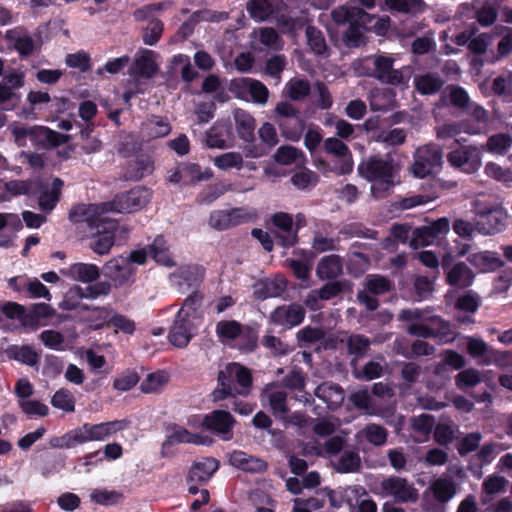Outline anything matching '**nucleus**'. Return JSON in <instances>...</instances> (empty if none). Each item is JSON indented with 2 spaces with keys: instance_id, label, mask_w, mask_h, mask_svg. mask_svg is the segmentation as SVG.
<instances>
[{
  "instance_id": "a18cd8bd",
  "label": "nucleus",
  "mask_w": 512,
  "mask_h": 512,
  "mask_svg": "<svg viewBox=\"0 0 512 512\" xmlns=\"http://www.w3.org/2000/svg\"><path fill=\"white\" fill-rule=\"evenodd\" d=\"M150 256L159 264L171 267L174 265L169 245L163 235H157L148 246Z\"/></svg>"
},
{
  "instance_id": "aec40b11",
  "label": "nucleus",
  "mask_w": 512,
  "mask_h": 512,
  "mask_svg": "<svg viewBox=\"0 0 512 512\" xmlns=\"http://www.w3.org/2000/svg\"><path fill=\"white\" fill-rule=\"evenodd\" d=\"M198 326L199 324L176 315L168 336L170 343L178 348L186 347L196 334Z\"/></svg>"
},
{
  "instance_id": "412c9836",
  "label": "nucleus",
  "mask_w": 512,
  "mask_h": 512,
  "mask_svg": "<svg viewBox=\"0 0 512 512\" xmlns=\"http://www.w3.org/2000/svg\"><path fill=\"white\" fill-rule=\"evenodd\" d=\"M134 273L135 269L130 264V260L123 256L113 258L104 265V275L117 285L129 281Z\"/></svg>"
},
{
  "instance_id": "c85d7f7f",
  "label": "nucleus",
  "mask_w": 512,
  "mask_h": 512,
  "mask_svg": "<svg viewBox=\"0 0 512 512\" xmlns=\"http://www.w3.org/2000/svg\"><path fill=\"white\" fill-rule=\"evenodd\" d=\"M229 90L237 96H268V89L262 82L246 77L232 80Z\"/></svg>"
},
{
  "instance_id": "680f3d73",
  "label": "nucleus",
  "mask_w": 512,
  "mask_h": 512,
  "mask_svg": "<svg viewBox=\"0 0 512 512\" xmlns=\"http://www.w3.org/2000/svg\"><path fill=\"white\" fill-rule=\"evenodd\" d=\"M180 68L181 77L185 82H191L198 77V72L192 68L190 58L184 54L175 55L171 60V69Z\"/></svg>"
},
{
  "instance_id": "79ce46f5",
  "label": "nucleus",
  "mask_w": 512,
  "mask_h": 512,
  "mask_svg": "<svg viewBox=\"0 0 512 512\" xmlns=\"http://www.w3.org/2000/svg\"><path fill=\"white\" fill-rule=\"evenodd\" d=\"M384 2L389 11L411 16L421 14L427 9V4L423 0H385Z\"/></svg>"
},
{
  "instance_id": "1a4fd4ad",
  "label": "nucleus",
  "mask_w": 512,
  "mask_h": 512,
  "mask_svg": "<svg viewBox=\"0 0 512 512\" xmlns=\"http://www.w3.org/2000/svg\"><path fill=\"white\" fill-rule=\"evenodd\" d=\"M233 381L240 386V389L237 390L238 394L245 396L249 393L252 384L250 371L238 363H230L225 370L219 372L218 382L222 389L215 392V398L221 399L225 395L232 394L231 382Z\"/></svg>"
},
{
  "instance_id": "4d7b16f0",
  "label": "nucleus",
  "mask_w": 512,
  "mask_h": 512,
  "mask_svg": "<svg viewBox=\"0 0 512 512\" xmlns=\"http://www.w3.org/2000/svg\"><path fill=\"white\" fill-rule=\"evenodd\" d=\"M478 132V128H475L465 122L447 123L437 129V135L439 138H453L457 137L461 133L473 135Z\"/></svg>"
},
{
  "instance_id": "7ed1b4c3",
  "label": "nucleus",
  "mask_w": 512,
  "mask_h": 512,
  "mask_svg": "<svg viewBox=\"0 0 512 512\" xmlns=\"http://www.w3.org/2000/svg\"><path fill=\"white\" fill-rule=\"evenodd\" d=\"M69 218L75 223H86L94 237L90 248L99 255L107 254L114 245L116 236L126 233V229L119 227L109 215L101 213L97 217H90L86 211H78V206L71 210Z\"/></svg>"
},
{
  "instance_id": "393cba45",
  "label": "nucleus",
  "mask_w": 512,
  "mask_h": 512,
  "mask_svg": "<svg viewBox=\"0 0 512 512\" xmlns=\"http://www.w3.org/2000/svg\"><path fill=\"white\" fill-rule=\"evenodd\" d=\"M205 143L209 148L226 149L232 146V132L228 123L216 122L207 132Z\"/></svg>"
},
{
  "instance_id": "338daca9",
  "label": "nucleus",
  "mask_w": 512,
  "mask_h": 512,
  "mask_svg": "<svg viewBox=\"0 0 512 512\" xmlns=\"http://www.w3.org/2000/svg\"><path fill=\"white\" fill-rule=\"evenodd\" d=\"M229 211H230L232 227L252 222V221L256 220V218L258 217L257 210L252 207L244 206V207L232 208V209H229Z\"/></svg>"
},
{
  "instance_id": "69168bd1",
  "label": "nucleus",
  "mask_w": 512,
  "mask_h": 512,
  "mask_svg": "<svg viewBox=\"0 0 512 512\" xmlns=\"http://www.w3.org/2000/svg\"><path fill=\"white\" fill-rule=\"evenodd\" d=\"M115 310L109 306L94 307L90 313V323L94 329H100L106 324H111Z\"/></svg>"
},
{
  "instance_id": "c9c22d12",
  "label": "nucleus",
  "mask_w": 512,
  "mask_h": 512,
  "mask_svg": "<svg viewBox=\"0 0 512 512\" xmlns=\"http://www.w3.org/2000/svg\"><path fill=\"white\" fill-rule=\"evenodd\" d=\"M153 170L154 165L151 157L146 154H140L127 164L124 176L128 180L137 181L149 176Z\"/></svg>"
},
{
  "instance_id": "4be33fe9",
  "label": "nucleus",
  "mask_w": 512,
  "mask_h": 512,
  "mask_svg": "<svg viewBox=\"0 0 512 512\" xmlns=\"http://www.w3.org/2000/svg\"><path fill=\"white\" fill-rule=\"evenodd\" d=\"M448 261L446 258L442 260V267L446 272V280L450 286L457 288H466L473 283L474 273L463 262L454 264L448 268Z\"/></svg>"
},
{
  "instance_id": "e2e57ef3",
  "label": "nucleus",
  "mask_w": 512,
  "mask_h": 512,
  "mask_svg": "<svg viewBox=\"0 0 512 512\" xmlns=\"http://www.w3.org/2000/svg\"><path fill=\"white\" fill-rule=\"evenodd\" d=\"M512 145V137L505 133L492 135L488 138L486 147L493 154L504 155Z\"/></svg>"
},
{
  "instance_id": "864d4df0",
  "label": "nucleus",
  "mask_w": 512,
  "mask_h": 512,
  "mask_svg": "<svg viewBox=\"0 0 512 512\" xmlns=\"http://www.w3.org/2000/svg\"><path fill=\"white\" fill-rule=\"evenodd\" d=\"M346 444L345 436L334 435L331 436L323 443H318V454L324 457L332 458L339 455Z\"/></svg>"
},
{
  "instance_id": "9b49d317",
  "label": "nucleus",
  "mask_w": 512,
  "mask_h": 512,
  "mask_svg": "<svg viewBox=\"0 0 512 512\" xmlns=\"http://www.w3.org/2000/svg\"><path fill=\"white\" fill-rule=\"evenodd\" d=\"M449 230V219L447 217L439 218L429 225L415 228L409 239V246L417 249L422 246L433 245L443 239Z\"/></svg>"
},
{
  "instance_id": "e433bc0d",
  "label": "nucleus",
  "mask_w": 512,
  "mask_h": 512,
  "mask_svg": "<svg viewBox=\"0 0 512 512\" xmlns=\"http://www.w3.org/2000/svg\"><path fill=\"white\" fill-rule=\"evenodd\" d=\"M61 273L72 280L83 283L93 282L100 275L99 268L94 264L88 263H75L66 269H62Z\"/></svg>"
},
{
  "instance_id": "4c0bfd02",
  "label": "nucleus",
  "mask_w": 512,
  "mask_h": 512,
  "mask_svg": "<svg viewBox=\"0 0 512 512\" xmlns=\"http://www.w3.org/2000/svg\"><path fill=\"white\" fill-rule=\"evenodd\" d=\"M219 463L214 458H203L193 464L188 474V482L205 483L218 469Z\"/></svg>"
},
{
  "instance_id": "6e6d98bb",
  "label": "nucleus",
  "mask_w": 512,
  "mask_h": 512,
  "mask_svg": "<svg viewBox=\"0 0 512 512\" xmlns=\"http://www.w3.org/2000/svg\"><path fill=\"white\" fill-rule=\"evenodd\" d=\"M274 159L281 165L300 164L304 161V155L301 150L290 145H284L277 149Z\"/></svg>"
},
{
  "instance_id": "423d86ee",
  "label": "nucleus",
  "mask_w": 512,
  "mask_h": 512,
  "mask_svg": "<svg viewBox=\"0 0 512 512\" xmlns=\"http://www.w3.org/2000/svg\"><path fill=\"white\" fill-rule=\"evenodd\" d=\"M457 494L454 480L441 476L434 480L422 494L423 512H446L445 506Z\"/></svg>"
},
{
  "instance_id": "5701e85b",
  "label": "nucleus",
  "mask_w": 512,
  "mask_h": 512,
  "mask_svg": "<svg viewBox=\"0 0 512 512\" xmlns=\"http://www.w3.org/2000/svg\"><path fill=\"white\" fill-rule=\"evenodd\" d=\"M466 348L469 356L480 366H489L498 360V353L480 338L468 337Z\"/></svg>"
},
{
  "instance_id": "5fc2aeb1",
  "label": "nucleus",
  "mask_w": 512,
  "mask_h": 512,
  "mask_svg": "<svg viewBox=\"0 0 512 512\" xmlns=\"http://www.w3.org/2000/svg\"><path fill=\"white\" fill-rule=\"evenodd\" d=\"M179 173L183 179V185H191L211 177V174L207 171L202 173L200 166L195 163L179 164Z\"/></svg>"
},
{
  "instance_id": "f03ea898",
  "label": "nucleus",
  "mask_w": 512,
  "mask_h": 512,
  "mask_svg": "<svg viewBox=\"0 0 512 512\" xmlns=\"http://www.w3.org/2000/svg\"><path fill=\"white\" fill-rule=\"evenodd\" d=\"M399 319L409 323L407 332L412 336L436 338L444 343L454 339L449 323L435 315L432 309H403L399 313Z\"/></svg>"
},
{
  "instance_id": "39448f33",
  "label": "nucleus",
  "mask_w": 512,
  "mask_h": 512,
  "mask_svg": "<svg viewBox=\"0 0 512 512\" xmlns=\"http://www.w3.org/2000/svg\"><path fill=\"white\" fill-rule=\"evenodd\" d=\"M149 190L137 187L128 192L117 195L111 202L100 204L79 205L78 211H86L90 217H97L101 213L108 215L111 212L131 213L142 209L150 200Z\"/></svg>"
},
{
  "instance_id": "dca6fc26",
  "label": "nucleus",
  "mask_w": 512,
  "mask_h": 512,
  "mask_svg": "<svg viewBox=\"0 0 512 512\" xmlns=\"http://www.w3.org/2000/svg\"><path fill=\"white\" fill-rule=\"evenodd\" d=\"M324 150L327 154L336 159L332 171L339 175L350 173L353 169V160L348 146L335 137L327 138L324 141Z\"/></svg>"
},
{
  "instance_id": "13d9d810",
  "label": "nucleus",
  "mask_w": 512,
  "mask_h": 512,
  "mask_svg": "<svg viewBox=\"0 0 512 512\" xmlns=\"http://www.w3.org/2000/svg\"><path fill=\"white\" fill-rule=\"evenodd\" d=\"M54 408L60 409L66 413L75 411V397L72 392L66 388L57 390L51 399Z\"/></svg>"
},
{
  "instance_id": "37998d69",
  "label": "nucleus",
  "mask_w": 512,
  "mask_h": 512,
  "mask_svg": "<svg viewBox=\"0 0 512 512\" xmlns=\"http://www.w3.org/2000/svg\"><path fill=\"white\" fill-rule=\"evenodd\" d=\"M332 464L337 472L354 473L361 468V458L357 451L347 449L341 455H338L337 459L332 461Z\"/></svg>"
},
{
  "instance_id": "a211bd4d",
  "label": "nucleus",
  "mask_w": 512,
  "mask_h": 512,
  "mask_svg": "<svg viewBox=\"0 0 512 512\" xmlns=\"http://www.w3.org/2000/svg\"><path fill=\"white\" fill-rule=\"evenodd\" d=\"M306 311L304 307L297 303L282 305L277 307L270 314L272 323L285 329L300 325L305 318Z\"/></svg>"
},
{
  "instance_id": "f704fd0d",
  "label": "nucleus",
  "mask_w": 512,
  "mask_h": 512,
  "mask_svg": "<svg viewBox=\"0 0 512 512\" xmlns=\"http://www.w3.org/2000/svg\"><path fill=\"white\" fill-rule=\"evenodd\" d=\"M315 395L331 410L337 409L344 400V390L335 383L324 382L315 389Z\"/></svg>"
},
{
  "instance_id": "c03bdc74",
  "label": "nucleus",
  "mask_w": 512,
  "mask_h": 512,
  "mask_svg": "<svg viewBox=\"0 0 512 512\" xmlns=\"http://www.w3.org/2000/svg\"><path fill=\"white\" fill-rule=\"evenodd\" d=\"M201 305L202 296L193 292L184 300L182 307L177 313V316L181 318H187L196 324H200L202 320V312L200 310Z\"/></svg>"
},
{
  "instance_id": "c756f323",
  "label": "nucleus",
  "mask_w": 512,
  "mask_h": 512,
  "mask_svg": "<svg viewBox=\"0 0 512 512\" xmlns=\"http://www.w3.org/2000/svg\"><path fill=\"white\" fill-rule=\"evenodd\" d=\"M347 502L352 508L357 506L358 512H377V504L370 498L361 486H351L345 489Z\"/></svg>"
},
{
  "instance_id": "052dcab7",
  "label": "nucleus",
  "mask_w": 512,
  "mask_h": 512,
  "mask_svg": "<svg viewBox=\"0 0 512 512\" xmlns=\"http://www.w3.org/2000/svg\"><path fill=\"white\" fill-rule=\"evenodd\" d=\"M350 401L360 410H364L368 415H376V407L373 399L367 389H360L350 395Z\"/></svg>"
},
{
  "instance_id": "8fccbe9b",
  "label": "nucleus",
  "mask_w": 512,
  "mask_h": 512,
  "mask_svg": "<svg viewBox=\"0 0 512 512\" xmlns=\"http://www.w3.org/2000/svg\"><path fill=\"white\" fill-rule=\"evenodd\" d=\"M63 186L62 180L55 178L52 181L51 187L44 190L39 197V207L44 212L52 211L57 202L59 201V195Z\"/></svg>"
},
{
  "instance_id": "f8f14e48",
  "label": "nucleus",
  "mask_w": 512,
  "mask_h": 512,
  "mask_svg": "<svg viewBox=\"0 0 512 512\" xmlns=\"http://www.w3.org/2000/svg\"><path fill=\"white\" fill-rule=\"evenodd\" d=\"M447 160L454 168L472 174L482 164V149L476 145L460 146L447 155Z\"/></svg>"
},
{
  "instance_id": "cd10ccee",
  "label": "nucleus",
  "mask_w": 512,
  "mask_h": 512,
  "mask_svg": "<svg viewBox=\"0 0 512 512\" xmlns=\"http://www.w3.org/2000/svg\"><path fill=\"white\" fill-rule=\"evenodd\" d=\"M331 17L336 24H345L357 22L358 24L369 23L374 16L368 14L358 7L340 6L332 10Z\"/></svg>"
},
{
  "instance_id": "4468645a",
  "label": "nucleus",
  "mask_w": 512,
  "mask_h": 512,
  "mask_svg": "<svg viewBox=\"0 0 512 512\" xmlns=\"http://www.w3.org/2000/svg\"><path fill=\"white\" fill-rule=\"evenodd\" d=\"M204 268L199 265H187L178 268L169 276L172 286L181 293L197 289L204 279Z\"/></svg>"
},
{
  "instance_id": "7c9ffc66",
  "label": "nucleus",
  "mask_w": 512,
  "mask_h": 512,
  "mask_svg": "<svg viewBox=\"0 0 512 512\" xmlns=\"http://www.w3.org/2000/svg\"><path fill=\"white\" fill-rule=\"evenodd\" d=\"M388 431L381 425L370 423L356 432L355 442L360 446L363 441H367L376 447L384 446L387 442Z\"/></svg>"
},
{
  "instance_id": "2f4dec72",
  "label": "nucleus",
  "mask_w": 512,
  "mask_h": 512,
  "mask_svg": "<svg viewBox=\"0 0 512 512\" xmlns=\"http://www.w3.org/2000/svg\"><path fill=\"white\" fill-rule=\"evenodd\" d=\"M229 463L238 469L252 473L263 472L267 468L264 460L239 450L230 453Z\"/></svg>"
},
{
  "instance_id": "09e8293b",
  "label": "nucleus",
  "mask_w": 512,
  "mask_h": 512,
  "mask_svg": "<svg viewBox=\"0 0 512 512\" xmlns=\"http://www.w3.org/2000/svg\"><path fill=\"white\" fill-rule=\"evenodd\" d=\"M234 120L239 137L246 142L251 141L254 138L255 129L253 117L242 109H236Z\"/></svg>"
},
{
  "instance_id": "0e129e2a",
  "label": "nucleus",
  "mask_w": 512,
  "mask_h": 512,
  "mask_svg": "<svg viewBox=\"0 0 512 512\" xmlns=\"http://www.w3.org/2000/svg\"><path fill=\"white\" fill-rule=\"evenodd\" d=\"M392 288V283L389 279L381 275H368L365 278V290L373 295H381Z\"/></svg>"
},
{
  "instance_id": "a878e982",
  "label": "nucleus",
  "mask_w": 512,
  "mask_h": 512,
  "mask_svg": "<svg viewBox=\"0 0 512 512\" xmlns=\"http://www.w3.org/2000/svg\"><path fill=\"white\" fill-rule=\"evenodd\" d=\"M263 401L267 402L273 415L279 419H285L288 414L287 393L278 387H267L262 393Z\"/></svg>"
},
{
  "instance_id": "ddd939ff",
  "label": "nucleus",
  "mask_w": 512,
  "mask_h": 512,
  "mask_svg": "<svg viewBox=\"0 0 512 512\" xmlns=\"http://www.w3.org/2000/svg\"><path fill=\"white\" fill-rule=\"evenodd\" d=\"M442 162V152L437 145L428 144L419 147L414 155L412 166L413 174L418 178H424L433 173L434 169Z\"/></svg>"
},
{
  "instance_id": "603ef678",
  "label": "nucleus",
  "mask_w": 512,
  "mask_h": 512,
  "mask_svg": "<svg viewBox=\"0 0 512 512\" xmlns=\"http://www.w3.org/2000/svg\"><path fill=\"white\" fill-rule=\"evenodd\" d=\"M253 35L259 39L261 44L273 51L281 50L283 47L282 38L272 27H261L254 30Z\"/></svg>"
},
{
  "instance_id": "de8ad7c7",
  "label": "nucleus",
  "mask_w": 512,
  "mask_h": 512,
  "mask_svg": "<svg viewBox=\"0 0 512 512\" xmlns=\"http://www.w3.org/2000/svg\"><path fill=\"white\" fill-rule=\"evenodd\" d=\"M215 333L221 343L228 344L242 334V325L236 320H221L216 323Z\"/></svg>"
},
{
  "instance_id": "9d476101",
  "label": "nucleus",
  "mask_w": 512,
  "mask_h": 512,
  "mask_svg": "<svg viewBox=\"0 0 512 512\" xmlns=\"http://www.w3.org/2000/svg\"><path fill=\"white\" fill-rule=\"evenodd\" d=\"M378 493L382 497L392 498L398 503L416 502L419 496L414 484L399 476L385 477L380 482Z\"/></svg>"
},
{
  "instance_id": "f3484780",
  "label": "nucleus",
  "mask_w": 512,
  "mask_h": 512,
  "mask_svg": "<svg viewBox=\"0 0 512 512\" xmlns=\"http://www.w3.org/2000/svg\"><path fill=\"white\" fill-rule=\"evenodd\" d=\"M154 57L155 53L151 50L137 52L128 69L130 78L137 83L151 79L158 70Z\"/></svg>"
},
{
  "instance_id": "774afa93",
  "label": "nucleus",
  "mask_w": 512,
  "mask_h": 512,
  "mask_svg": "<svg viewBox=\"0 0 512 512\" xmlns=\"http://www.w3.org/2000/svg\"><path fill=\"white\" fill-rule=\"evenodd\" d=\"M11 356L28 366H35L39 362V355L30 346L23 345L10 350Z\"/></svg>"
},
{
  "instance_id": "f257e3e1",
  "label": "nucleus",
  "mask_w": 512,
  "mask_h": 512,
  "mask_svg": "<svg viewBox=\"0 0 512 512\" xmlns=\"http://www.w3.org/2000/svg\"><path fill=\"white\" fill-rule=\"evenodd\" d=\"M399 168L390 155L370 156L358 166L359 175L371 183V194L375 199L385 198L398 182Z\"/></svg>"
},
{
  "instance_id": "a19ab883",
  "label": "nucleus",
  "mask_w": 512,
  "mask_h": 512,
  "mask_svg": "<svg viewBox=\"0 0 512 512\" xmlns=\"http://www.w3.org/2000/svg\"><path fill=\"white\" fill-rule=\"evenodd\" d=\"M171 131L170 123L167 119L159 116H153L145 121L141 127L143 138L154 139L164 137Z\"/></svg>"
},
{
  "instance_id": "6ab92c4d",
  "label": "nucleus",
  "mask_w": 512,
  "mask_h": 512,
  "mask_svg": "<svg viewBox=\"0 0 512 512\" xmlns=\"http://www.w3.org/2000/svg\"><path fill=\"white\" fill-rule=\"evenodd\" d=\"M206 444V437L199 434L191 433L184 427L172 424L166 429V439L162 444L161 454L163 457L168 455L167 449L175 444Z\"/></svg>"
},
{
  "instance_id": "6e6552de",
  "label": "nucleus",
  "mask_w": 512,
  "mask_h": 512,
  "mask_svg": "<svg viewBox=\"0 0 512 512\" xmlns=\"http://www.w3.org/2000/svg\"><path fill=\"white\" fill-rule=\"evenodd\" d=\"M472 209L476 215L477 232L488 236L504 231L508 225V215L501 209L481 207L479 201L472 202Z\"/></svg>"
},
{
  "instance_id": "ea45409f",
  "label": "nucleus",
  "mask_w": 512,
  "mask_h": 512,
  "mask_svg": "<svg viewBox=\"0 0 512 512\" xmlns=\"http://www.w3.org/2000/svg\"><path fill=\"white\" fill-rule=\"evenodd\" d=\"M468 261L480 272L493 271L504 265L498 254L493 251L473 253L468 257Z\"/></svg>"
},
{
  "instance_id": "72a5a7b5",
  "label": "nucleus",
  "mask_w": 512,
  "mask_h": 512,
  "mask_svg": "<svg viewBox=\"0 0 512 512\" xmlns=\"http://www.w3.org/2000/svg\"><path fill=\"white\" fill-rule=\"evenodd\" d=\"M413 83L422 95L437 94L443 88L445 81L436 72H425L414 76Z\"/></svg>"
},
{
  "instance_id": "2eb2a0df",
  "label": "nucleus",
  "mask_w": 512,
  "mask_h": 512,
  "mask_svg": "<svg viewBox=\"0 0 512 512\" xmlns=\"http://www.w3.org/2000/svg\"><path fill=\"white\" fill-rule=\"evenodd\" d=\"M233 416L224 410H214L211 413L203 416L201 424L204 427L220 437L223 441H229L233 437Z\"/></svg>"
},
{
  "instance_id": "3c124183",
  "label": "nucleus",
  "mask_w": 512,
  "mask_h": 512,
  "mask_svg": "<svg viewBox=\"0 0 512 512\" xmlns=\"http://www.w3.org/2000/svg\"><path fill=\"white\" fill-rule=\"evenodd\" d=\"M305 34L310 49L316 55L322 57H327L329 55V48L322 31L309 25L306 27Z\"/></svg>"
},
{
  "instance_id": "bb28decb",
  "label": "nucleus",
  "mask_w": 512,
  "mask_h": 512,
  "mask_svg": "<svg viewBox=\"0 0 512 512\" xmlns=\"http://www.w3.org/2000/svg\"><path fill=\"white\" fill-rule=\"evenodd\" d=\"M273 224L278 228V238L283 247H291L297 241V229H293V219L291 215L278 212L272 218Z\"/></svg>"
},
{
  "instance_id": "bf43d9fd",
  "label": "nucleus",
  "mask_w": 512,
  "mask_h": 512,
  "mask_svg": "<svg viewBox=\"0 0 512 512\" xmlns=\"http://www.w3.org/2000/svg\"><path fill=\"white\" fill-rule=\"evenodd\" d=\"M7 37L14 41L15 49L23 56L30 55L35 48L34 40L25 32L9 31Z\"/></svg>"
},
{
  "instance_id": "0eeeda50",
  "label": "nucleus",
  "mask_w": 512,
  "mask_h": 512,
  "mask_svg": "<svg viewBox=\"0 0 512 512\" xmlns=\"http://www.w3.org/2000/svg\"><path fill=\"white\" fill-rule=\"evenodd\" d=\"M394 58L387 55H376L372 58L373 76L384 84L399 88L401 91L409 87L412 75L410 66L394 69Z\"/></svg>"
},
{
  "instance_id": "20e7f679",
  "label": "nucleus",
  "mask_w": 512,
  "mask_h": 512,
  "mask_svg": "<svg viewBox=\"0 0 512 512\" xmlns=\"http://www.w3.org/2000/svg\"><path fill=\"white\" fill-rule=\"evenodd\" d=\"M128 426L126 420H113L97 424L84 423L60 437L51 440V446L60 449H70L87 442L105 441Z\"/></svg>"
},
{
  "instance_id": "b1692460",
  "label": "nucleus",
  "mask_w": 512,
  "mask_h": 512,
  "mask_svg": "<svg viewBox=\"0 0 512 512\" xmlns=\"http://www.w3.org/2000/svg\"><path fill=\"white\" fill-rule=\"evenodd\" d=\"M276 112L279 116L287 118L294 123V127L291 130L285 128V122L279 121L278 124L282 130L283 135L292 141H298L302 135V124L298 117V112L289 102H280L276 106Z\"/></svg>"
},
{
  "instance_id": "473e14b6",
  "label": "nucleus",
  "mask_w": 512,
  "mask_h": 512,
  "mask_svg": "<svg viewBox=\"0 0 512 512\" xmlns=\"http://www.w3.org/2000/svg\"><path fill=\"white\" fill-rule=\"evenodd\" d=\"M343 272V262L340 256L331 254L322 257L316 267V275L321 280H333Z\"/></svg>"
},
{
  "instance_id": "58836bf2",
  "label": "nucleus",
  "mask_w": 512,
  "mask_h": 512,
  "mask_svg": "<svg viewBox=\"0 0 512 512\" xmlns=\"http://www.w3.org/2000/svg\"><path fill=\"white\" fill-rule=\"evenodd\" d=\"M14 134L18 142L22 137L29 136L31 138L37 137L39 139L46 140L52 145H58L64 139V135L42 126L35 128L16 127L14 129Z\"/></svg>"
},
{
  "instance_id": "49530a36",
  "label": "nucleus",
  "mask_w": 512,
  "mask_h": 512,
  "mask_svg": "<svg viewBox=\"0 0 512 512\" xmlns=\"http://www.w3.org/2000/svg\"><path fill=\"white\" fill-rule=\"evenodd\" d=\"M286 286V281L282 277L266 279L255 286L254 293L259 299L279 297L285 291Z\"/></svg>"
}]
</instances>
